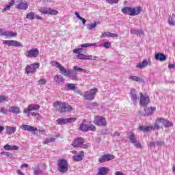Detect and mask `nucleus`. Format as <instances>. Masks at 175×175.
Returning a JSON list of instances; mask_svg holds the SVG:
<instances>
[{
  "label": "nucleus",
  "mask_w": 175,
  "mask_h": 175,
  "mask_svg": "<svg viewBox=\"0 0 175 175\" xmlns=\"http://www.w3.org/2000/svg\"><path fill=\"white\" fill-rule=\"evenodd\" d=\"M132 144H134L137 148H142V144H140L137 139L135 141V142H133Z\"/></svg>",
  "instance_id": "44"
},
{
  "label": "nucleus",
  "mask_w": 175,
  "mask_h": 175,
  "mask_svg": "<svg viewBox=\"0 0 175 175\" xmlns=\"http://www.w3.org/2000/svg\"><path fill=\"white\" fill-rule=\"evenodd\" d=\"M21 128L23 131H27L28 132H38V128L27 124L22 125Z\"/></svg>",
  "instance_id": "19"
},
{
  "label": "nucleus",
  "mask_w": 175,
  "mask_h": 175,
  "mask_svg": "<svg viewBox=\"0 0 175 175\" xmlns=\"http://www.w3.org/2000/svg\"><path fill=\"white\" fill-rule=\"evenodd\" d=\"M131 33H132L133 35H137V33H139V30L135 29H131Z\"/></svg>",
  "instance_id": "58"
},
{
  "label": "nucleus",
  "mask_w": 175,
  "mask_h": 175,
  "mask_svg": "<svg viewBox=\"0 0 175 175\" xmlns=\"http://www.w3.org/2000/svg\"><path fill=\"white\" fill-rule=\"evenodd\" d=\"M157 122H161L165 128H170V126H173V123L166 119L163 118H157Z\"/></svg>",
  "instance_id": "14"
},
{
  "label": "nucleus",
  "mask_w": 175,
  "mask_h": 175,
  "mask_svg": "<svg viewBox=\"0 0 175 175\" xmlns=\"http://www.w3.org/2000/svg\"><path fill=\"white\" fill-rule=\"evenodd\" d=\"M77 57V58H79V59H85V60L87 59V55L83 53L78 55Z\"/></svg>",
  "instance_id": "46"
},
{
  "label": "nucleus",
  "mask_w": 175,
  "mask_h": 175,
  "mask_svg": "<svg viewBox=\"0 0 175 175\" xmlns=\"http://www.w3.org/2000/svg\"><path fill=\"white\" fill-rule=\"evenodd\" d=\"M91 46H97V44H96V43H92V44L86 43V44H82L81 45V47L82 49H83V48H87V47H91Z\"/></svg>",
  "instance_id": "38"
},
{
  "label": "nucleus",
  "mask_w": 175,
  "mask_h": 175,
  "mask_svg": "<svg viewBox=\"0 0 175 175\" xmlns=\"http://www.w3.org/2000/svg\"><path fill=\"white\" fill-rule=\"evenodd\" d=\"M155 146H157V143L155 142H150L148 144V147H150V148H155Z\"/></svg>",
  "instance_id": "60"
},
{
  "label": "nucleus",
  "mask_w": 175,
  "mask_h": 175,
  "mask_svg": "<svg viewBox=\"0 0 175 175\" xmlns=\"http://www.w3.org/2000/svg\"><path fill=\"white\" fill-rule=\"evenodd\" d=\"M148 65H151V62H148L147 59H145L142 62L137 64L136 68L138 69H144V68L147 67Z\"/></svg>",
  "instance_id": "17"
},
{
  "label": "nucleus",
  "mask_w": 175,
  "mask_h": 175,
  "mask_svg": "<svg viewBox=\"0 0 175 175\" xmlns=\"http://www.w3.org/2000/svg\"><path fill=\"white\" fill-rule=\"evenodd\" d=\"M39 12L42 14H50L51 16H57L58 14V11L46 7H42L39 10Z\"/></svg>",
  "instance_id": "5"
},
{
  "label": "nucleus",
  "mask_w": 175,
  "mask_h": 175,
  "mask_svg": "<svg viewBox=\"0 0 175 175\" xmlns=\"http://www.w3.org/2000/svg\"><path fill=\"white\" fill-rule=\"evenodd\" d=\"M0 113H1L2 114H7V111H6V109H5L4 107H1L0 109Z\"/></svg>",
  "instance_id": "61"
},
{
  "label": "nucleus",
  "mask_w": 175,
  "mask_h": 175,
  "mask_svg": "<svg viewBox=\"0 0 175 175\" xmlns=\"http://www.w3.org/2000/svg\"><path fill=\"white\" fill-rule=\"evenodd\" d=\"M5 129V133H7V135H13L16 131V129L14 126H6Z\"/></svg>",
  "instance_id": "24"
},
{
  "label": "nucleus",
  "mask_w": 175,
  "mask_h": 175,
  "mask_svg": "<svg viewBox=\"0 0 175 175\" xmlns=\"http://www.w3.org/2000/svg\"><path fill=\"white\" fill-rule=\"evenodd\" d=\"M27 58H36L39 55V50L36 48L31 49L25 53Z\"/></svg>",
  "instance_id": "6"
},
{
  "label": "nucleus",
  "mask_w": 175,
  "mask_h": 175,
  "mask_svg": "<svg viewBox=\"0 0 175 175\" xmlns=\"http://www.w3.org/2000/svg\"><path fill=\"white\" fill-rule=\"evenodd\" d=\"M29 114H31V116H32L33 117H37V116H39V113H38L31 112L30 113H28L27 114L28 117H29Z\"/></svg>",
  "instance_id": "62"
},
{
  "label": "nucleus",
  "mask_w": 175,
  "mask_h": 175,
  "mask_svg": "<svg viewBox=\"0 0 175 175\" xmlns=\"http://www.w3.org/2000/svg\"><path fill=\"white\" fill-rule=\"evenodd\" d=\"M139 103L141 106L146 107L150 103V97L148 95L140 93Z\"/></svg>",
  "instance_id": "10"
},
{
  "label": "nucleus",
  "mask_w": 175,
  "mask_h": 175,
  "mask_svg": "<svg viewBox=\"0 0 175 175\" xmlns=\"http://www.w3.org/2000/svg\"><path fill=\"white\" fill-rule=\"evenodd\" d=\"M107 3L113 5V3H118V0H107Z\"/></svg>",
  "instance_id": "54"
},
{
  "label": "nucleus",
  "mask_w": 175,
  "mask_h": 175,
  "mask_svg": "<svg viewBox=\"0 0 175 175\" xmlns=\"http://www.w3.org/2000/svg\"><path fill=\"white\" fill-rule=\"evenodd\" d=\"M3 102H9V99L5 96H0V103H3Z\"/></svg>",
  "instance_id": "43"
},
{
  "label": "nucleus",
  "mask_w": 175,
  "mask_h": 175,
  "mask_svg": "<svg viewBox=\"0 0 175 175\" xmlns=\"http://www.w3.org/2000/svg\"><path fill=\"white\" fill-rule=\"evenodd\" d=\"M51 64L55 68H58V69H59V67L62 66V64H60L58 62L55 61H51Z\"/></svg>",
  "instance_id": "39"
},
{
  "label": "nucleus",
  "mask_w": 175,
  "mask_h": 175,
  "mask_svg": "<svg viewBox=\"0 0 175 175\" xmlns=\"http://www.w3.org/2000/svg\"><path fill=\"white\" fill-rule=\"evenodd\" d=\"M73 53H75V54H81L80 53H83V48H80V49H74L73 50Z\"/></svg>",
  "instance_id": "49"
},
{
  "label": "nucleus",
  "mask_w": 175,
  "mask_h": 175,
  "mask_svg": "<svg viewBox=\"0 0 175 175\" xmlns=\"http://www.w3.org/2000/svg\"><path fill=\"white\" fill-rule=\"evenodd\" d=\"M137 35H138V36H143L144 33L142 30H138V33Z\"/></svg>",
  "instance_id": "64"
},
{
  "label": "nucleus",
  "mask_w": 175,
  "mask_h": 175,
  "mask_svg": "<svg viewBox=\"0 0 175 175\" xmlns=\"http://www.w3.org/2000/svg\"><path fill=\"white\" fill-rule=\"evenodd\" d=\"M74 92L75 94H77L78 95H81V96H83L84 94H83V92H81V90H74Z\"/></svg>",
  "instance_id": "59"
},
{
  "label": "nucleus",
  "mask_w": 175,
  "mask_h": 175,
  "mask_svg": "<svg viewBox=\"0 0 175 175\" xmlns=\"http://www.w3.org/2000/svg\"><path fill=\"white\" fill-rule=\"evenodd\" d=\"M144 111L145 113L144 114V116H150V114H151V111H150V109L145 108Z\"/></svg>",
  "instance_id": "56"
},
{
  "label": "nucleus",
  "mask_w": 175,
  "mask_h": 175,
  "mask_svg": "<svg viewBox=\"0 0 175 175\" xmlns=\"http://www.w3.org/2000/svg\"><path fill=\"white\" fill-rule=\"evenodd\" d=\"M129 139L132 144L136 142V135H135V133H133V132L131 131L130 133H129Z\"/></svg>",
  "instance_id": "32"
},
{
  "label": "nucleus",
  "mask_w": 175,
  "mask_h": 175,
  "mask_svg": "<svg viewBox=\"0 0 175 175\" xmlns=\"http://www.w3.org/2000/svg\"><path fill=\"white\" fill-rule=\"evenodd\" d=\"M38 84L41 85H46V79H41L38 81Z\"/></svg>",
  "instance_id": "53"
},
{
  "label": "nucleus",
  "mask_w": 175,
  "mask_h": 175,
  "mask_svg": "<svg viewBox=\"0 0 175 175\" xmlns=\"http://www.w3.org/2000/svg\"><path fill=\"white\" fill-rule=\"evenodd\" d=\"M67 77H69L71 80H74L75 81H79V78L77 77V75L73 70H68Z\"/></svg>",
  "instance_id": "18"
},
{
  "label": "nucleus",
  "mask_w": 175,
  "mask_h": 175,
  "mask_svg": "<svg viewBox=\"0 0 175 175\" xmlns=\"http://www.w3.org/2000/svg\"><path fill=\"white\" fill-rule=\"evenodd\" d=\"M16 9L18 10H27L28 9V3L25 1L18 0L16 5Z\"/></svg>",
  "instance_id": "12"
},
{
  "label": "nucleus",
  "mask_w": 175,
  "mask_h": 175,
  "mask_svg": "<svg viewBox=\"0 0 175 175\" xmlns=\"http://www.w3.org/2000/svg\"><path fill=\"white\" fill-rule=\"evenodd\" d=\"M103 47L105 49H110V47H111V43L109 42H104Z\"/></svg>",
  "instance_id": "48"
},
{
  "label": "nucleus",
  "mask_w": 175,
  "mask_h": 175,
  "mask_svg": "<svg viewBox=\"0 0 175 175\" xmlns=\"http://www.w3.org/2000/svg\"><path fill=\"white\" fill-rule=\"evenodd\" d=\"M53 81L59 85H62V84L65 83V79H64V77L61 75H56L53 79Z\"/></svg>",
  "instance_id": "16"
},
{
  "label": "nucleus",
  "mask_w": 175,
  "mask_h": 175,
  "mask_svg": "<svg viewBox=\"0 0 175 175\" xmlns=\"http://www.w3.org/2000/svg\"><path fill=\"white\" fill-rule=\"evenodd\" d=\"M66 124H67V122L70 124L72 122H75V121H76V118H70L66 119Z\"/></svg>",
  "instance_id": "52"
},
{
  "label": "nucleus",
  "mask_w": 175,
  "mask_h": 175,
  "mask_svg": "<svg viewBox=\"0 0 175 175\" xmlns=\"http://www.w3.org/2000/svg\"><path fill=\"white\" fill-rule=\"evenodd\" d=\"M104 157H105L107 162L108 161H113V159H116V156L115 155L110 154H104Z\"/></svg>",
  "instance_id": "34"
},
{
  "label": "nucleus",
  "mask_w": 175,
  "mask_h": 175,
  "mask_svg": "<svg viewBox=\"0 0 175 175\" xmlns=\"http://www.w3.org/2000/svg\"><path fill=\"white\" fill-rule=\"evenodd\" d=\"M94 123L95 125H97V126H106V125H107L106 119L102 116L95 117Z\"/></svg>",
  "instance_id": "9"
},
{
  "label": "nucleus",
  "mask_w": 175,
  "mask_h": 175,
  "mask_svg": "<svg viewBox=\"0 0 175 175\" xmlns=\"http://www.w3.org/2000/svg\"><path fill=\"white\" fill-rule=\"evenodd\" d=\"M57 170L60 173H66L69 170V164L65 159H59L57 160Z\"/></svg>",
  "instance_id": "3"
},
{
  "label": "nucleus",
  "mask_w": 175,
  "mask_h": 175,
  "mask_svg": "<svg viewBox=\"0 0 175 175\" xmlns=\"http://www.w3.org/2000/svg\"><path fill=\"white\" fill-rule=\"evenodd\" d=\"M98 162H100V163H103L104 162H107V160H106V157L103 155L99 158Z\"/></svg>",
  "instance_id": "47"
},
{
  "label": "nucleus",
  "mask_w": 175,
  "mask_h": 175,
  "mask_svg": "<svg viewBox=\"0 0 175 175\" xmlns=\"http://www.w3.org/2000/svg\"><path fill=\"white\" fill-rule=\"evenodd\" d=\"M6 31L3 29H0V36H5V33Z\"/></svg>",
  "instance_id": "63"
},
{
  "label": "nucleus",
  "mask_w": 175,
  "mask_h": 175,
  "mask_svg": "<svg viewBox=\"0 0 175 175\" xmlns=\"http://www.w3.org/2000/svg\"><path fill=\"white\" fill-rule=\"evenodd\" d=\"M122 12L124 13V14H127L128 16H139V13L142 12V7H124L122 8Z\"/></svg>",
  "instance_id": "2"
},
{
  "label": "nucleus",
  "mask_w": 175,
  "mask_h": 175,
  "mask_svg": "<svg viewBox=\"0 0 175 175\" xmlns=\"http://www.w3.org/2000/svg\"><path fill=\"white\" fill-rule=\"evenodd\" d=\"M28 106L29 111H33L36 110H39V109H40V105L38 104H30Z\"/></svg>",
  "instance_id": "27"
},
{
  "label": "nucleus",
  "mask_w": 175,
  "mask_h": 175,
  "mask_svg": "<svg viewBox=\"0 0 175 175\" xmlns=\"http://www.w3.org/2000/svg\"><path fill=\"white\" fill-rule=\"evenodd\" d=\"M53 107L57 109L60 113H66V111H72V106L66 103L57 101L53 103Z\"/></svg>",
  "instance_id": "1"
},
{
  "label": "nucleus",
  "mask_w": 175,
  "mask_h": 175,
  "mask_svg": "<svg viewBox=\"0 0 175 175\" xmlns=\"http://www.w3.org/2000/svg\"><path fill=\"white\" fill-rule=\"evenodd\" d=\"M168 24L172 27H175V14H173L172 16H169Z\"/></svg>",
  "instance_id": "29"
},
{
  "label": "nucleus",
  "mask_w": 175,
  "mask_h": 175,
  "mask_svg": "<svg viewBox=\"0 0 175 175\" xmlns=\"http://www.w3.org/2000/svg\"><path fill=\"white\" fill-rule=\"evenodd\" d=\"M73 70H75V72H83V73H87V70H85L84 68H81L80 67H77L76 66L73 67Z\"/></svg>",
  "instance_id": "35"
},
{
  "label": "nucleus",
  "mask_w": 175,
  "mask_h": 175,
  "mask_svg": "<svg viewBox=\"0 0 175 175\" xmlns=\"http://www.w3.org/2000/svg\"><path fill=\"white\" fill-rule=\"evenodd\" d=\"M80 131L82 132H88V131H92V132H95L96 131V127L94 124H85L82 123L79 126Z\"/></svg>",
  "instance_id": "7"
},
{
  "label": "nucleus",
  "mask_w": 175,
  "mask_h": 175,
  "mask_svg": "<svg viewBox=\"0 0 175 175\" xmlns=\"http://www.w3.org/2000/svg\"><path fill=\"white\" fill-rule=\"evenodd\" d=\"M107 38H118V34L107 32Z\"/></svg>",
  "instance_id": "42"
},
{
  "label": "nucleus",
  "mask_w": 175,
  "mask_h": 175,
  "mask_svg": "<svg viewBox=\"0 0 175 175\" xmlns=\"http://www.w3.org/2000/svg\"><path fill=\"white\" fill-rule=\"evenodd\" d=\"M150 127L152 128V131H155V130H159V126L158 125V124H155L154 126H150Z\"/></svg>",
  "instance_id": "55"
},
{
  "label": "nucleus",
  "mask_w": 175,
  "mask_h": 175,
  "mask_svg": "<svg viewBox=\"0 0 175 175\" xmlns=\"http://www.w3.org/2000/svg\"><path fill=\"white\" fill-rule=\"evenodd\" d=\"M53 142H55V138L51 137L50 139H48L45 142H44V144H49V143H51Z\"/></svg>",
  "instance_id": "45"
},
{
  "label": "nucleus",
  "mask_w": 175,
  "mask_h": 175,
  "mask_svg": "<svg viewBox=\"0 0 175 175\" xmlns=\"http://www.w3.org/2000/svg\"><path fill=\"white\" fill-rule=\"evenodd\" d=\"M1 154L2 155H5V157H12V153L9 152H2Z\"/></svg>",
  "instance_id": "57"
},
{
  "label": "nucleus",
  "mask_w": 175,
  "mask_h": 175,
  "mask_svg": "<svg viewBox=\"0 0 175 175\" xmlns=\"http://www.w3.org/2000/svg\"><path fill=\"white\" fill-rule=\"evenodd\" d=\"M34 174L36 175H40V174H43V170H34V172H33Z\"/></svg>",
  "instance_id": "51"
},
{
  "label": "nucleus",
  "mask_w": 175,
  "mask_h": 175,
  "mask_svg": "<svg viewBox=\"0 0 175 175\" xmlns=\"http://www.w3.org/2000/svg\"><path fill=\"white\" fill-rule=\"evenodd\" d=\"M139 130L141 132H150V131H152V127H150V126H140Z\"/></svg>",
  "instance_id": "28"
},
{
  "label": "nucleus",
  "mask_w": 175,
  "mask_h": 175,
  "mask_svg": "<svg viewBox=\"0 0 175 175\" xmlns=\"http://www.w3.org/2000/svg\"><path fill=\"white\" fill-rule=\"evenodd\" d=\"M67 88L70 91H75L76 90V86L73 83H68V84H67Z\"/></svg>",
  "instance_id": "41"
},
{
  "label": "nucleus",
  "mask_w": 175,
  "mask_h": 175,
  "mask_svg": "<svg viewBox=\"0 0 175 175\" xmlns=\"http://www.w3.org/2000/svg\"><path fill=\"white\" fill-rule=\"evenodd\" d=\"M4 150H5L6 151H17L19 150V147L18 146L14 145V146H11L9 144H6L5 146H4L3 147Z\"/></svg>",
  "instance_id": "21"
},
{
  "label": "nucleus",
  "mask_w": 175,
  "mask_h": 175,
  "mask_svg": "<svg viewBox=\"0 0 175 175\" xmlns=\"http://www.w3.org/2000/svg\"><path fill=\"white\" fill-rule=\"evenodd\" d=\"M14 0H11L8 5H6L4 8L1 10L2 13H5V12H8V10H10V8L13 5H14Z\"/></svg>",
  "instance_id": "26"
},
{
  "label": "nucleus",
  "mask_w": 175,
  "mask_h": 175,
  "mask_svg": "<svg viewBox=\"0 0 175 175\" xmlns=\"http://www.w3.org/2000/svg\"><path fill=\"white\" fill-rule=\"evenodd\" d=\"M129 95L133 105H136V103H137V101L139 100V97L137 96L136 90L135 89H131Z\"/></svg>",
  "instance_id": "13"
},
{
  "label": "nucleus",
  "mask_w": 175,
  "mask_h": 175,
  "mask_svg": "<svg viewBox=\"0 0 175 175\" xmlns=\"http://www.w3.org/2000/svg\"><path fill=\"white\" fill-rule=\"evenodd\" d=\"M98 24H99V23L94 22V23H90V25H88V29H94V28L96 27Z\"/></svg>",
  "instance_id": "37"
},
{
  "label": "nucleus",
  "mask_w": 175,
  "mask_h": 175,
  "mask_svg": "<svg viewBox=\"0 0 175 175\" xmlns=\"http://www.w3.org/2000/svg\"><path fill=\"white\" fill-rule=\"evenodd\" d=\"M86 59H89L90 61H95V59H96V56L86 55Z\"/></svg>",
  "instance_id": "50"
},
{
  "label": "nucleus",
  "mask_w": 175,
  "mask_h": 175,
  "mask_svg": "<svg viewBox=\"0 0 175 175\" xmlns=\"http://www.w3.org/2000/svg\"><path fill=\"white\" fill-rule=\"evenodd\" d=\"M83 144H84V139L78 137L74 140L72 146L73 147H83Z\"/></svg>",
  "instance_id": "15"
},
{
  "label": "nucleus",
  "mask_w": 175,
  "mask_h": 175,
  "mask_svg": "<svg viewBox=\"0 0 175 175\" xmlns=\"http://www.w3.org/2000/svg\"><path fill=\"white\" fill-rule=\"evenodd\" d=\"M40 65L39 63H33L30 65H27L25 68V72L27 73V75H29V73H35L36 72V70L39 68Z\"/></svg>",
  "instance_id": "8"
},
{
  "label": "nucleus",
  "mask_w": 175,
  "mask_h": 175,
  "mask_svg": "<svg viewBox=\"0 0 175 175\" xmlns=\"http://www.w3.org/2000/svg\"><path fill=\"white\" fill-rule=\"evenodd\" d=\"M59 70H60V73H62L63 76H68V70H66V68L62 66V65L59 67Z\"/></svg>",
  "instance_id": "33"
},
{
  "label": "nucleus",
  "mask_w": 175,
  "mask_h": 175,
  "mask_svg": "<svg viewBox=\"0 0 175 175\" xmlns=\"http://www.w3.org/2000/svg\"><path fill=\"white\" fill-rule=\"evenodd\" d=\"M109 174V168L106 167H101L98 168L97 175H107Z\"/></svg>",
  "instance_id": "23"
},
{
  "label": "nucleus",
  "mask_w": 175,
  "mask_h": 175,
  "mask_svg": "<svg viewBox=\"0 0 175 175\" xmlns=\"http://www.w3.org/2000/svg\"><path fill=\"white\" fill-rule=\"evenodd\" d=\"M26 18H28L29 20H35V13L32 12L27 13Z\"/></svg>",
  "instance_id": "36"
},
{
  "label": "nucleus",
  "mask_w": 175,
  "mask_h": 175,
  "mask_svg": "<svg viewBox=\"0 0 175 175\" xmlns=\"http://www.w3.org/2000/svg\"><path fill=\"white\" fill-rule=\"evenodd\" d=\"M129 79L133 80V81H137L138 83H143L144 81V80H143V79H142L137 76H129Z\"/></svg>",
  "instance_id": "30"
},
{
  "label": "nucleus",
  "mask_w": 175,
  "mask_h": 175,
  "mask_svg": "<svg viewBox=\"0 0 175 175\" xmlns=\"http://www.w3.org/2000/svg\"><path fill=\"white\" fill-rule=\"evenodd\" d=\"M83 158H84V152H80L78 154L72 156V159L76 162L83 161Z\"/></svg>",
  "instance_id": "22"
},
{
  "label": "nucleus",
  "mask_w": 175,
  "mask_h": 175,
  "mask_svg": "<svg viewBox=\"0 0 175 175\" xmlns=\"http://www.w3.org/2000/svg\"><path fill=\"white\" fill-rule=\"evenodd\" d=\"M3 44H5L8 46H12L14 47H23V44L21 43L13 40H3Z\"/></svg>",
  "instance_id": "11"
},
{
  "label": "nucleus",
  "mask_w": 175,
  "mask_h": 175,
  "mask_svg": "<svg viewBox=\"0 0 175 175\" xmlns=\"http://www.w3.org/2000/svg\"><path fill=\"white\" fill-rule=\"evenodd\" d=\"M57 122L59 125H65L66 124V119L59 118L57 120Z\"/></svg>",
  "instance_id": "40"
},
{
  "label": "nucleus",
  "mask_w": 175,
  "mask_h": 175,
  "mask_svg": "<svg viewBox=\"0 0 175 175\" xmlns=\"http://www.w3.org/2000/svg\"><path fill=\"white\" fill-rule=\"evenodd\" d=\"M10 113H14V114H20L21 111H20V107L16 106H11L9 107Z\"/></svg>",
  "instance_id": "25"
},
{
  "label": "nucleus",
  "mask_w": 175,
  "mask_h": 175,
  "mask_svg": "<svg viewBox=\"0 0 175 175\" xmlns=\"http://www.w3.org/2000/svg\"><path fill=\"white\" fill-rule=\"evenodd\" d=\"M5 36H6V38H16V36H17V33L14 31H5Z\"/></svg>",
  "instance_id": "31"
},
{
  "label": "nucleus",
  "mask_w": 175,
  "mask_h": 175,
  "mask_svg": "<svg viewBox=\"0 0 175 175\" xmlns=\"http://www.w3.org/2000/svg\"><path fill=\"white\" fill-rule=\"evenodd\" d=\"M96 92H98V89L96 88L88 90L83 94V98L85 100H94V99H95Z\"/></svg>",
  "instance_id": "4"
},
{
  "label": "nucleus",
  "mask_w": 175,
  "mask_h": 175,
  "mask_svg": "<svg viewBox=\"0 0 175 175\" xmlns=\"http://www.w3.org/2000/svg\"><path fill=\"white\" fill-rule=\"evenodd\" d=\"M154 58L156 61H160V62H163L165 59H167L166 55L163 53H156L154 55Z\"/></svg>",
  "instance_id": "20"
}]
</instances>
